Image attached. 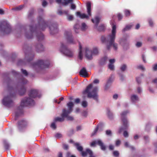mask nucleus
<instances>
[{
	"label": "nucleus",
	"mask_w": 157,
	"mask_h": 157,
	"mask_svg": "<svg viewBox=\"0 0 157 157\" xmlns=\"http://www.w3.org/2000/svg\"><path fill=\"white\" fill-rule=\"evenodd\" d=\"M11 31V27L6 20L2 21L0 23V32L4 34H8Z\"/></svg>",
	"instance_id": "obj_9"
},
{
	"label": "nucleus",
	"mask_w": 157,
	"mask_h": 157,
	"mask_svg": "<svg viewBox=\"0 0 157 157\" xmlns=\"http://www.w3.org/2000/svg\"><path fill=\"white\" fill-rule=\"evenodd\" d=\"M121 143V141L119 140H117L116 141V145L117 146H119Z\"/></svg>",
	"instance_id": "obj_56"
},
{
	"label": "nucleus",
	"mask_w": 157,
	"mask_h": 157,
	"mask_svg": "<svg viewBox=\"0 0 157 157\" xmlns=\"http://www.w3.org/2000/svg\"><path fill=\"white\" fill-rule=\"evenodd\" d=\"M64 36L67 39V43L73 44L76 43V41L74 39L71 31H65Z\"/></svg>",
	"instance_id": "obj_15"
},
{
	"label": "nucleus",
	"mask_w": 157,
	"mask_h": 157,
	"mask_svg": "<svg viewBox=\"0 0 157 157\" xmlns=\"http://www.w3.org/2000/svg\"><path fill=\"white\" fill-rule=\"evenodd\" d=\"M71 9L72 10H75L76 8V6L74 4H72L71 7Z\"/></svg>",
	"instance_id": "obj_57"
},
{
	"label": "nucleus",
	"mask_w": 157,
	"mask_h": 157,
	"mask_svg": "<svg viewBox=\"0 0 157 157\" xmlns=\"http://www.w3.org/2000/svg\"><path fill=\"white\" fill-rule=\"evenodd\" d=\"M27 81L24 78H22L20 80L19 83V89L18 90V92L19 95H22L25 93L26 90V88L23 86V85L26 84L27 83Z\"/></svg>",
	"instance_id": "obj_14"
},
{
	"label": "nucleus",
	"mask_w": 157,
	"mask_h": 157,
	"mask_svg": "<svg viewBox=\"0 0 157 157\" xmlns=\"http://www.w3.org/2000/svg\"><path fill=\"white\" fill-rule=\"evenodd\" d=\"M100 125L99 124L97 126V127L95 128V130H94V131L93 132L92 134L91 135L92 136H93L98 131V128L99 127Z\"/></svg>",
	"instance_id": "obj_39"
},
{
	"label": "nucleus",
	"mask_w": 157,
	"mask_h": 157,
	"mask_svg": "<svg viewBox=\"0 0 157 157\" xmlns=\"http://www.w3.org/2000/svg\"><path fill=\"white\" fill-rule=\"evenodd\" d=\"M61 135L59 133H57L55 135V136L57 138H60L61 137Z\"/></svg>",
	"instance_id": "obj_62"
},
{
	"label": "nucleus",
	"mask_w": 157,
	"mask_h": 157,
	"mask_svg": "<svg viewBox=\"0 0 157 157\" xmlns=\"http://www.w3.org/2000/svg\"><path fill=\"white\" fill-rule=\"evenodd\" d=\"M88 105L87 102L86 101H83L82 102V105L84 108L86 107Z\"/></svg>",
	"instance_id": "obj_35"
},
{
	"label": "nucleus",
	"mask_w": 157,
	"mask_h": 157,
	"mask_svg": "<svg viewBox=\"0 0 157 157\" xmlns=\"http://www.w3.org/2000/svg\"><path fill=\"white\" fill-rule=\"evenodd\" d=\"M110 24L112 26V30L111 33L109 34L106 37L102 36L101 40V41L106 44L108 49H109L111 46H113L115 50L117 49V44L115 43V40L116 34V26L113 20L110 21Z\"/></svg>",
	"instance_id": "obj_2"
},
{
	"label": "nucleus",
	"mask_w": 157,
	"mask_h": 157,
	"mask_svg": "<svg viewBox=\"0 0 157 157\" xmlns=\"http://www.w3.org/2000/svg\"><path fill=\"white\" fill-rule=\"evenodd\" d=\"M79 75L82 76L86 78L88 76L87 72L85 67H83L79 72Z\"/></svg>",
	"instance_id": "obj_20"
},
{
	"label": "nucleus",
	"mask_w": 157,
	"mask_h": 157,
	"mask_svg": "<svg viewBox=\"0 0 157 157\" xmlns=\"http://www.w3.org/2000/svg\"><path fill=\"white\" fill-rule=\"evenodd\" d=\"M123 135L125 137H127L128 136V134L127 132L126 131H124L123 133Z\"/></svg>",
	"instance_id": "obj_55"
},
{
	"label": "nucleus",
	"mask_w": 157,
	"mask_h": 157,
	"mask_svg": "<svg viewBox=\"0 0 157 157\" xmlns=\"http://www.w3.org/2000/svg\"><path fill=\"white\" fill-rule=\"evenodd\" d=\"M80 99L79 98H77L75 100V102L76 104H78L80 102Z\"/></svg>",
	"instance_id": "obj_54"
},
{
	"label": "nucleus",
	"mask_w": 157,
	"mask_h": 157,
	"mask_svg": "<svg viewBox=\"0 0 157 157\" xmlns=\"http://www.w3.org/2000/svg\"><path fill=\"white\" fill-rule=\"evenodd\" d=\"M69 13V11L68 10H62L60 9H58L57 12V13L59 15H62L63 14L67 15Z\"/></svg>",
	"instance_id": "obj_26"
},
{
	"label": "nucleus",
	"mask_w": 157,
	"mask_h": 157,
	"mask_svg": "<svg viewBox=\"0 0 157 157\" xmlns=\"http://www.w3.org/2000/svg\"><path fill=\"white\" fill-rule=\"evenodd\" d=\"M11 73L13 75L17 76H20V74L17 72H16L14 70H12L11 71Z\"/></svg>",
	"instance_id": "obj_38"
},
{
	"label": "nucleus",
	"mask_w": 157,
	"mask_h": 157,
	"mask_svg": "<svg viewBox=\"0 0 157 157\" xmlns=\"http://www.w3.org/2000/svg\"><path fill=\"white\" fill-rule=\"evenodd\" d=\"M113 155L115 157H118L119 155V153L118 151H115L113 152Z\"/></svg>",
	"instance_id": "obj_48"
},
{
	"label": "nucleus",
	"mask_w": 157,
	"mask_h": 157,
	"mask_svg": "<svg viewBox=\"0 0 157 157\" xmlns=\"http://www.w3.org/2000/svg\"><path fill=\"white\" fill-rule=\"evenodd\" d=\"M22 73L24 74L25 76H27L28 75V73L26 70L21 69V70Z\"/></svg>",
	"instance_id": "obj_42"
},
{
	"label": "nucleus",
	"mask_w": 157,
	"mask_h": 157,
	"mask_svg": "<svg viewBox=\"0 0 157 157\" xmlns=\"http://www.w3.org/2000/svg\"><path fill=\"white\" fill-rule=\"evenodd\" d=\"M4 146H5V148L6 149H8L9 147V144L7 143H6V142H4Z\"/></svg>",
	"instance_id": "obj_51"
},
{
	"label": "nucleus",
	"mask_w": 157,
	"mask_h": 157,
	"mask_svg": "<svg viewBox=\"0 0 157 157\" xmlns=\"http://www.w3.org/2000/svg\"><path fill=\"white\" fill-rule=\"evenodd\" d=\"M117 17L119 20H121L122 18V15L120 13L118 14Z\"/></svg>",
	"instance_id": "obj_53"
},
{
	"label": "nucleus",
	"mask_w": 157,
	"mask_h": 157,
	"mask_svg": "<svg viewBox=\"0 0 157 157\" xmlns=\"http://www.w3.org/2000/svg\"><path fill=\"white\" fill-rule=\"evenodd\" d=\"M124 13L126 16H128L130 15V11L128 10H126L124 11Z\"/></svg>",
	"instance_id": "obj_46"
},
{
	"label": "nucleus",
	"mask_w": 157,
	"mask_h": 157,
	"mask_svg": "<svg viewBox=\"0 0 157 157\" xmlns=\"http://www.w3.org/2000/svg\"><path fill=\"white\" fill-rule=\"evenodd\" d=\"M40 94L38 91L35 89L31 90L29 94L28 97H25L22 100L21 104V107L32 106L34 105L35 102L33 98L36 97H40Z\"/></svg>",
	"instance_id": "obj_3"
},
{
	"label": "nucleus",
	"mask_w": 157,
	"mask_h": 157,
	"mask_svg": "<svg viewBox=\"0 0 157 157\" xmlns=\"http://www.w3.org/2000/svg\"><path fill=\"white\" fill-rule=\"evenodd\" d=\"M136 81L138 83H140L141 79L140 77L136 78Z\"/></svg>",
	"instance_id": "obj_63"
},
{
	"label": "nucleus",
	"mask_w": 157,
	"mask_h": 157,
	"mask_svg": "<svg viewBox=\"0 0 157 157\" xmlns=\"http://www.w3.org/2000/svg\"><path fill=\"white\" fill-rule=\"evenodd\" d=\"M27 122L24 120H22L18 122V128H20L21 127H25L26 124Z\"/></svg>",
	"instance_id": "obj_25"
},
{
	"label": "nucleus",
	"mask_w": 157,
	"mask_h": 157,
	"mask_svg": "<svg viewBox=\"0 0 157 157\" xmlns=\"http://www.w3.org/2000/svg\"><path fill=\"white\" fill-rule=\"evenodd\" d=\"M131 99L132 103H135L138 101L139 98L137 95L133 94L131 96Z\"/></svg>",
	"instance_id": "obj_24"
},
{
	"label": "nucleus",
	"mask_w": 157,
	"mask_h": 157,
	"mask_svg": "<svg viewBox=\"0 0 157 157\" xmlns=\"http://www.w3.org/2000/svg\"><path fill=\"white\" fill-rule=\"evenodd\" d=\"M38 26L35 27L34 26H30V30L29 32L25 31V36L28 39H31L33 37V36L36 35L38 40H42L44 38V36L40 32H37V30L40 29L44 30L48 26L47 22L45 21L41 16H39L38 18Z\"/></svg>",
	"instance_id": "obj_1"
},
{
	"label": "nucleus",
	"mask_w": 157,
	"mask_h": 157,
	"mask_svg": "<svg viewBox=\"0 0 157 157\" xmlns=\"http://www.w3.org/2000/svg\"><path fill=\"white\" fill-rule=\"evenodd\" d=\"M98 87L97 86L93 87L92 84H90L86 87L83 91V94H87L88 98H92L97 101L98 98Z\"/></svg>",
	"instance_id": "obj_4"
},
{
	"label": "nucleus",
	"mask_w": 157,
	"mask_h": 157,
	"mask_svg": "<svg viewBox=\"0 0 157 157\" xmlns=\"http://www.w3.org/2000/svg\"><path fill=\"white\" fill-rule=\"evenodd\" d=\"M49 65V62L42 60H39L37 62L30 64L31 67L33 69L38 71L41 69L48 67Z\"/></svg>",
	"instance_id": "obj_5"
},
{
	"label": "nucleus",
	"mask_w": 157,
	"mask_h": 157,
	"mask_svg": "<svg viewBox=\"0 0 157 157\" xmlns=\"http://www.w3.org/2000/svg\"><path fill=\"white\" fill-rule=\"evenodd\" d=\"M142 43L140 42H137L136 44V46L138 47H140L141 46Z\"/></svg>",
	"instance_id": "obj_52"
},
{
	"label": "nucleus",
	"mask_w": 157,
	"mask_h": 157,
	"mask_svg": "<svg viewBox=\"0 0 157 157\" xmlns=\"http://www.w3.org/2000/svg\"><path fill=\"white\" fill-rule=\"evenodd\" d=\"M149 24L150 26H152L153 25V23L152 21L150 19L148 20Z\"/></svg>",
	"instance_id": "obj_49"
},
{
	"label": "nucleus",
	"mask_w": 157,
	"mask_h": 157,
	"mask_svg": "<svg viewBox=\"0 0 157 157\" xmlns=\"http://www.w3.org/2000/svg\"><path fill=\"white\" fill-rule=\"evenodd\" d=\"M124 145L126 147H129L131 150H132L135 149V148L134 147L132 146H129L128 143L127 142H125V143Z\"/></svg>",
	"instance_id": "obj_34"
},
{
	"label": "nucleus",
	"mask_w": 157,
	"mask_h": 157,
	"mask_svg": "<svg viewBox=\"0 0 157 157\" xmlns=\"http://www.w3.org/2000/svg\"><path fill=\"white\" fill-rule=\"evenodd\" d=\"M93 55H97L98 53V50L97 48L95 47L93 48L92 51Z\"/></svg>",
	"instance_id": "obj_29"
},
{
	"label": "nucleus",
	"mask_w": 157,
	"mask_h": 157,
	"mask_svg": "<svg viewBox=\"0 0 157 157\" xmlns=\"http://www.w3.org/2000/svg\"><path fill=\"white\" fill-rule=\"evenodd\" d=\"M108 60V57L106 56H105L101 59L100 64L101 65H104L107 62Z\"/></svg>",
	"instance_id": "obj_28"
},
{
	"label": "nucleus",
	"mask_w": 157,
	"mask_h": 157,
	"mask_svg": "<svg viewBox=\"0 0 157 157\" xmlns=\"http://www.w3.org/2000/svg\"><path fill=\"white\" fill-rule=\"evenodd\" d=\"M63 148L64 149H67L68 148V145L67 144H64L63 145Z\"/></svg>",
	"instance_id": "obj_61"
},
{
	"label": "nucleus",
	"mask_w": 157,
	"mask_h": 157,
	"mask_svg": "<svg viewBox=\"0 0 157 157\" xmlns=\"http://www.w3.org/2000/svg\"><path fill=\"white\" fill-rule=\"evenodd\" d=\"M47 2L45 1H44L42 2V6L44 7H45L47 5Z\"/></svg>",
	"instance_id": "obj_60"
},
{
	"label": "nucleus",
	"mask_w": 157,
	"mask_h": 157,
	"mask_svg": "<svg viewBox=\"0 0 157 157\" xmlns=\"http://www.w3.org/2000/svg\"><path fill=\"white\" fill-rule=\"evenodd\" d=\"M63 1H62V0H56V2L59 4H62L63 5L66 6L69 3H72L73 0H63Z\"/></svg>",
	"instance_id": "obj_21"
},
{
	"label": "nucleus",
	"mask_w": 157,
	"mask_h": 157,
	"mask_svg": "<svg viewBox=\"0 0 157 157\" xmlns=\"http://www.w3.org/2000/svg\"><path fill=\"white\" fill-rule=\"evenodd\" d=\"M74 144L78 151L81 152V155L83 157H84L88 155L90 157H95L93 155L92 151L90 149L87 148L86 149L85 151H83L82 147L80 146L78 143H75Z\"/></svg>",
	"instance_id": "obj_10"
},
{
	"label": "nucleus",
	"mask_w": 157,
	"mask_h": 157,
	"mask_svg": "<svg viewBox=\"0 0 157 157\" xmlns=\"http://www.w3.org/2000/svg\"><path fill=\"white\" fill-rule=\"evenodd\" d=\"M137 92H138V93H140L141 92H142V89L140 87H138L137 88Z\"/></svg>",
	"instance_id": "obj_59"
},
{
	"label": "nucleus",
	"mask_w": 157,
	"mask_h": 157,
	"mask_svg": "<svg viewBox=\"0 0 157 157\" xmlns=\"http://www.w3.org/2000/svg\"><path fill=\"white\" fill-rule=\"evenodd\" d=\"M70 153H69V152H67V157H75V155H72L71 156H70Z\"/></svg>",
	"instance_id": "obj_58"
},
{
	"label": "nucleus",
	"mask_w": 157,
	"mask_h": 157,
	"mask_svg": "<svg viewBox=\"0 0 157 157\" xmlns=\"http://www.w3.org/2000/svg\"><path fill=\"white\" fill-rule=\"evenodd\" d=\"M23 6L22 5H20L18 7H17L15 8L14 9L15 10H21L23 8Z\"/></svg>",
	"instance_id": "obj_47"
},
{
	"label": "nucleus",
	"mask_w": 157,
	"mask_h": 157,
	"mask_svg": "<svg viewBox=\"0 0 157 157\" xmlns=\"http://www.w3.org/2000/svg\"><path fill=\"white\" fill-rule=\"evenodd\" d=\"M107 114L110 118H112L113 116V113L109 110H107Z\"/></svg>",
	"instance_id": "obj_37"
},
{
	"label": "nucleus",
	"mask_w": 157,
	"mask_h": 157,
	"mask_svg": "<svg viewBox=\"0 0 157 157\" xmlns=\"http://www.w3.org/2000/svg\"><path fill=\"white\" fill-rule=\"evenodd\" d=\"M118 97V95L117 94H115L113 95V98L114 99H117Z\"/></svg>",
	"instance_id": "obj_64"
},
{
	"label": "nucleus",
	"mask_w": 157,
	"mask_h": 157,
	"mask_svg": "<svg viewBox=\"0 0 157 157\" xmlns=\"http://www.w3.org/2000/svg\"><path fill=\"white\" fill-rule=\"evenodd\" d=\"M115 60L114 59H111L109 60V63L108 65L109 68L111 70L114 69L113 63H115Z\"/></svg>",
	"instance_id": "obj_23"
},
{
	"label": "nucleus",
	"mask_w": 157,
	"mask_h": 157,
	"mask_svg": "<svg viewBox=\"0 0 157 157\" xmlns=\"http://www.w3.org/2000/svg\"><path fill=\"white\" fill-rule=\"evenodd\" d=\"M85 55L86 58L89 60H91L93 58V54L92 50L88 47H86Z\"/></svg>",
	"instance_id": "obj_18"
},
{
	"label": "nucleus",
	"mask_w": 157,
	"mask_h": 157,
	"mask_svg": "<svg viewBox=\"0 0 157 157\" xmlns=\"http://www.w3.org/2000/svg\"><path fill=\"white\" fill-rule=\"evenodd\" d=\"M64 99V98L63 97H61L60 98H59V101H57V100L56 99H55L54 101V102L55 103H58V104H59L61 101H62Z\"/></svg>",
	"instance_id": "obj_43"
},
{
	"label": "nucleus",
	"mask_w": 157,
	"mask_h": 157,
	"mask_svg": "<svg viewBox=\"0 0 157 157\" xmlns=\"http://www.w3.org/2000/svg\"><path fill=\"white\" fill-rule=\"evenodd\" d=\"M127 66L125 64L122 65L120 67V69L122 71H124L126 69Z\"/></svg>",
	"instance_id": "obj_36"
},
{
	"label": "nucleus",
	"mask_w": 157,
	"mask_h": 157,
	"mask_svg": "<svg viewBox=\"0 0 157 157\" xmlns=\"http://www.w3.org/2000/svg\"><path fill=\"white\" fill-rule=\"evenodd\" d=\"M100 19L99 17L96 16L94 19H92L91 21L95 24V28H97L99 31H104L105 29V26L104 25H101L97 28V25L99 22Z\"/></svg>",
	"instance_id": "obj_16"
},
{
	"label": "nucleus",
	"mask_w": 157,
	"mask_h": 157,
	"mask_svg": "<svg viewBox=\"0 0 157 157\" xmlns=\"http://www.w3.org/2000/svg\"><path fill=\"white\" fill-rule=\"evenodd\" d=\"M128 112V111H125L121 113V119L123 123L124 127L120 128L119 130V133L121 132L123 130L127 129L128 127V121L126 118V115Z\"/></svg>",
	"instance_id": "obj_11"
},
{
	"label": "nucleus",
	"mask_w": 157,
	"mask_h": 157,
	"mask_svg": "<svg viewBox=\"0 0 157 157\" xmlns=\"http://www.w3.org/2000/svg\"><path fill=\"white\" fill-rule=\"evenodd\" d=\"M87 28V26L86 24L84 23H82L81 26V29L82 31L85 30Z\"/></svg>",
	"instance_id": "obj_30"
},
{
	"label": "nucleus",
	"mask_w": 157,
	"mask_h": 157,
	"mask_svg": "<svg viewBox=\"0 0 157 157\" xmlns=\"http://www.w3.org/2000/svg\"><path fill=\"white\" fill-rule=\"evenodd\" d=\"M113 77L112 75H111L108 80L107 83H109L111 82L113 80Z\"/></svg>",
	"instance_id": "obj_45"
},
{
	"label": "nucleus",
	"mask_w": 157,
	"mask_h": 157,
	"mask_svg": "<svg viewBox=\"0 0 157 157\" xmlns=\"http://www.w3.org/2000/svg\"><path fill=\"white\" fill-rule=\"evenodd\" d=\"M36 48L37 51L38 52L42 51L44 50V47L41 44L37 45L36 47Z\"/></svg>",
	"instance_id": "obj_27"
},
{
	"label": "nucleus",
	"mask_w": 157,
	"mask_h": 157,
	"mask_svg": "<svg viewBox=\"0 0 157 157\" xmlns=\"http://www.w3.org/2000/svg\"><path fill=\"white\" fill-rule=\"evenodd\" d=\"M67 15V19L68 20L71 21L73 20V17L72 15H68V13Z\"/></svg>",
	"instance_id": "obj_40"
},
{
	"label": "nucleus",
	"mask_w": 157,
	"mask_h": 157,
	"mask_svg": "<svg viewBox=\"0 0 157 157\" xmlns=\"http://www.w3.org/2000/svg\"><path fill=\"white\" fill-rule=\"evenodd\" d=\"M96 144H97L100 146L101 149L104 151L105 149V147L103 144L102 142L100 140H98L92 142L90 144L91 147L95 146Z\"/></svg>",
	"instance_id": "obj_17"
},
{
	"label": "nucleus",
	"mask_w": 157,
	"mask_h": 157,
	"mask_svg": "<svg viewBox=\"0 0 157 157\" xmlns=\"http://www.w3.org/2000/svg\"><path fill=\"white\" fill-rule=\"evenodd\" d=\"M24 51L25 53V59L24 61L21 59L19 60L17 63L18 65L25 64L27 63H29L33 58L34 55L29 50V48Z\"/></svg>",
	"instance_id": "obj_6"
},
{
	"label": "nucleus",
	"mask_w": 157,
	"mask_h": 157,
	"mask_svg": "<svg viewBox=\"0 0 157 157\" xmlns=\"http://www.w3.org/2000/svg\"><path fill=\"white\" fill-rule=\"evenodd\" d=\"M50 33L53 34L57 32V25L56 24H53L49 27Z\"/></svg>",
	"instance_id": "obj_19"
},
{
	"label": "nucleus",
	"mask_w": 157,
	"mask_h": 157,
	"mask_svg": "<svg viewBox=\"0 0 157 157\" xmlns=\"http://www.w3.org/2000/svg\"><path fill=\"white\" fill-rule=\"evenodd\" d=\"M59 48L60 51L67 56L71 58L74 55L73 51L67 48V44L64 42H61Z\"/></svg>",
	"instance_id": "obj_8"
},
{
	"label": "nucleus",
	"mask_w": 157,
	"mask_h": 157,
	"mask_svg": "<svg viewBox=\"0 0 157 157\" xmlns=\"http://www.w3.org/2000/svg\"><path fill=\"white\" fill-rule=\"evenodd\" d=\"M132 27V25H128L126 26L125 28L123 29V32H124L125 31L129 30Z\"/></svg>",
	"instance_id": "obj_33"
},
{
	"label": "nucleus",
	"mask_w": 157,
	"mask_h": 157,
	"mask_svg": "<svg viewBox=\"0 0 157 157\" xmlns=\"http://www.w3.org/2000/svg\"><path fill=\"white\" fill-rule=\"evenodd\" d=\"M78 44L79 48L78 57L80 59L82 60L83 58L82 48L80 43H79Z\"/></svg>",
	"instance_id": "obj_22"
},
{
	"label": "nucleus",
	"mask_w": 157,
	"mask_h": 157,
	"mask_svg": "<svg viewBox=\"0 0 157 157\" xmlns=\"http://www.w3.org/2000/svg\"><path fill=\"white\" fill-rule=\"evenodd\" d=\"M91 3L90 2H87L86 3V7L88 15H87L85 13L81 14L80 12H77L76 13L77 16L79 17L80 18L82 19L89 18V17H90L91 16Z\"/></svg>",
	"instance_id": "obj_12"
},
{
	"label": "nucleus",
	"mask_w": 157,
	"mask_h": 157,
	"mask_svg": "<svg viewBox=\"0 0 157 157\" xmlns=\"http://www.w3.org/2000/svg\"><path fill=\"white\" fill-rule=\"evenodd\" d=\"M2 103L6 107L10 108L12 107L13 104L12 96H8L5 97L2 100Z\"/></svg>",
	"instance_id": "obj_13"
},
{
	"label": "nucleus",
	"mask_w": 157,
	"mask_h": 157,
	"mask_svg": "<svg viewBox=\"0 0 157 157\" xmlns=\"http://www.w3.org/2000/svg\"><path fill=\"white\" fill-rule=\"evenodd\" d=\"M67 106L68 109L67 110L66 109H63V113L61 114V116L63 117L67 118L68 120H72L73 119V117L69 116L68 114L72 111L74 104L72 102H70L67 103Z\"/></svg>",
	"instance_id": "obj_7"
},
{
	"label": "nucleus",
	"mask_w": 157,
	"mask_h": 157,
	"mask_svg": "<svg viewBox=\"0 0 157 157\" xmlns=\"http://www.w3.org/2000/svg\"><path fill=\"white\" fill-rule=\"evenodd\" d=\"M22 114V110H20L18 112H16L15 113V119L16 120L18 117Z\"/></svg>",
	"instance_id": "obj_31"
},
{
	"label": "nucleus",
	"mask_w": 157,
	"mask_h": 157,
	"mask_svg": "<svg viewBox=\"0 0 157 157\" xmlns=\"http://www.w3.org/2000/svg\"><path fill=\"white\" fill-rule=\"evenodd\" d=\"M64 117H57L55 118L54 120L55 121L62 122L64 120Z\"/></svg>",
	"instance_id": "obj_32"
},
{
	"label": "nucleus",
	"mask_w": 157,
	"mask_h": 157,
	"mask_svg": "<svg viewBox=\"0 0 157 157\" xmlns=\"http://www.w3.org/2000/svg\"><path fill=\"white\" fill-rule=\"evenodd\" d=\"M153 69L154 71L157 70V64H155L153 65Z\"/></svg>",
	"instance_id": "obj_50"
},
{
	"label": "nucleus",
	"mask_w": 157,
	"mask_h": 157,
	"mask_svg": "<svg viewBox=\"0 0 157 157\" xmlns=\"http://www.w3.org/2000/svg\"><path fill=\"white\" fill-rule=\"evenodd\" d=\"M51 127L54 129H55L56 128V126L55 122H52L51 125Z\"/></svg>",
	"instance_id": "obj_41"
},
{
	"label": "nucleus",
	"mask_w": 157,
	"mask_h": 157,
	"mask_svg": "<svg viewBox=\"0 0 157 157\" xmlns=\"http://www.w3.org/2000/svg\"><path fill=\"white\" fill-rule=\"evenodd\" d=\"M106 134L107 135L111 136L112 134V132L110 130H107L106 131Z\"/></svg>",
	"instance_id": "obj_44"
}]
</instances>
